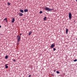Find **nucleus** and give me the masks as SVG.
<instances>
[{
  "label": "nucleus",
  "mask_w": 77,
  "mask_h": 77,
  "mask_svg": "<svg viewBox=\"0 0 77 77\" xmlns=\"http://www.w3.org/2000/svg\"><path fill=\"white\" fill-rule=\"evenodd\" d=\"M68 29H66V34L68 33Z\"/></svg>",
  "instance_id": "10"
},
{
  "label": "nucleus",
  "mask_w": 77,
  "mask_h": 77,
  "mask_svg": "<svg viewBox=\"0 0 77 77\" xmlns=\"http://www.w3.org/2000/svg\"><path fill=\"white\" fill-rule=\"evenodd\" d=\"M56 72L57 74H59L60 73V72L59 71H57Z\"/></svg>",
  "instance_id": "13"
},
{
  "label": "nucleus",
  "mask_w": 77,
  "mask_h": 77,
  "mask_svg": "<svg viewBox=\"0 0 77 77\" xmlns=\"http://www.w3.org/2000/svg\"><path fill=\"white\" fill-rule=\"evenodd\" d=\"M31 76V75H29V77H30Z\"/></svg>",
  "instance_id": "22"
},
{
  "label": "nucleus",
  "mask_w": 77,
  "mask_h": 77,
  "mask_svg": "<svg viewBox=\"0 0 77 77\" xmlns=\"http://www.w3.org/2000/svg\"><path fill=\"white\" fill-rule=\"evenodd\" d=\"M19 16H20V17H21L22 16H23V14H22V13L19 12Z\"/></svg>",
  "instance_id": "4"
},
{
  "label": "nucleus",
  "mask_w": 77,
  "mask_h": 77,
  "mask_svg": "<svg viewBox=\"0 0 77 77\" xmlns=\"http://www.w3.org/2000/svg\"><path fill=\"white\" fill-rule=\"evenodd\" d=\"M77 40V39H76Z\"/></svg>",
  "instance_id": "28"
},
{
  "label": "nucleus",
  "mask_w": 77,
  "mask_h": 77,
  "mask_svg": "<svg viewBox=\"0 0 77 77\" xmlns=\"http://www.w3.org/2000/svg\"><path fill=\"white\" fill-rule=\"evenodd\" d=\"M40 14H42V11H41L40 12V13H39Z\"/></svg>",
  "instance_id": "19"
},
{
  "label": "nucleus",
  "mask_w": 77,
  "mask_h": 77,
  "mask_svg": "<svg viewBox=\"0 0 77 77\" xmlns=\"http://www.w3.org/2000/svg\"><path fill=\"white\" fill-rule=\"evenodd\" d=\"M20 12H21L22 13H24V11H23V10L20 9Z\"/></svg>",
  "instance_id": "6"
},
{
  "label": "nucleus",
  "mask_w": 77,
  "mask_h": 77,
  "mask_svg": "<svg viewBox=\"0 0 77 77\" xmlns=\"http://www.w3.org/2000/svg\"><path fill=\"white\" fill-rule=\"evenodd\" d=\"M14 21H15V19H14V18H13L11 22L14 23Z\"/></svg>",
  "instance_id": "7"
},
{
  "label": "nucleus",
  "mask_w": 77,
  "mask_h": 77,
  "mask_svg": "<svg viewBox=\"0 0 77 77\" xmlns=\"http://www.w3.org/2000/svg\"><path fill=\"white\" fill-rule=\"evenodd\" d=\"M77 59H75L74 60V62H77Z\"/></svg>",
  "instance_id": "17"
},
{
  "label": "nucleus",
  "mask_w": 77,
  "mask_h": 77,
  "mask_svg": "<svg viewBox=\"0 0 77 77\" xmlns=\"http://www.w3.org/2000/svg\"><path fill=\"white\" fill-rule=\"evenodd\" d=\"M9 65V64H6L5 66H7V65Z\"/></svg>",
  "instance_id": "21"
},
{
  "label": "nucleus",
  "mask_w": 77,
  "mask_h": 77,
  "mask_svg": "<svg viewBox=\"0 0 77 77\" xmlns=\"http://www.w3.org/2000/svg\"><path fill=\"white\" fill-rule=\"evenodd\" d=\"M46 18H47V17H45L44 18V20L45 21V20H46Z\"/></svg>",
  "instance_id": "12"
},
{
  "label": "nucleus",
  "mask_w": 77,
  "mask_h": 77,
  "mask_svg": "<svg viewBox=\"0 0 77 77\" xmlns=\"http://www.w3.org/2000/svg\"><path fill=\"white\" fill-rule=\"evenodd\" d=\"M7 20V18H5V19L4 20V21H5V20Z\"/></svg>",
  "instance_id": "18"
},
{
  "label": "nucleus",
  "mask_w": 77,
  "mask_h": 77,
  "mask_svg": "<svg viewBox=\"0 0 77 77\" xmlns=\"http://www.w3.org/2000/svg\"><path fill=\"white\" fill-rule=\"evenodd\" d=\"M56 70H54V72H56Z\"/></svg>",
  "instance_id": "24"
},
{
  "label": "nucleus",
  "mask_w": 77,
  "mask_h": 77,
  "mask_svg": "<svg viewBox=\"0 0 77 77\" xmlns=\"http://www.w3.org/2000/svg\"><path fill=\"white\" fill-rule=\"evenodd\" d=\"M7 4L8 6H9V5H11V3H8Z\"/></svg>",
  "instance_id": "14"
},
{
  "label": "nucleus",
  "mask_w": 77,
  "mask_h": 77,
  "mask_svg": "<svg viewBox=\"0 0 77 77\" xmlns=\"http://www.w3.org/2000/svg\"><path fill=\"white\" fill-rule=\"evenodd\" d=\"M76 2H77V0H76Z\"/></svg>",
  "instance_id": "27"
},
{
  "label": "nucleus",
  "mask_w": 77,
  "mask_h": 77,
  "mask_svg": "<svg viewBox=\"0 0 77 77\" xmlns=\"http://www.w3.org/2000/svg\"><path fill=\"white\" fill-rule=\"evenodd\" d=\"M6 22H7V23H8V21L7 20H6Z\"/></svg>",
  "instance_id": "26"
},
{
  "label": "nucleus",
  "mask_w": 77,
  "mask_h": 77,
  "mask_svg": "<svg viewBox=\"0 0 77 77\" xmlns=\"http://www.w3.org/2000/svg\"><path fill=\"white\" fill-rule=\"evenodd\" d=\"M8 55H6L5 57V59H8Z\"/></svg>",
  "instance_id": "11"
},
{
  "label": "nucleus",
  "mask_w": 77,
  "mask_h": 77,
  "mask_svg": "<svg viewBox=\"0 0 77 77\" xmlns=\"http://www.w3.org/2000/svg\"><path fill=\"white\" fill-rule=\"evenodd\" d=\"M69 20H71L72 18V15L71 14V13H69Z\"/></svg>",
  "instance_id": "3"
},
{
  "label": "nucleus",
  "mask_w": 77,
  "mask_h": 77,
  "mask_svg": "<svg viewBox=\"0 0 77 77\" xmlns=\"http://www.w3.org/2000/svg\"><path fill=\"white\" fill-rule=\"evenodd\" d=\"M56 50V49L55 48H53V51H55Z\"/></svg>",
  "instance_id": "16"
},
{
  "label": "nucleus",
  "mask_w": 77,
  "mask_h": 77,
  "mask_svg": "<svg viewBox=\"0 0 77 77\" xmlns=\"http://www.w3.org/2000/svg\"><path fill=\"white\" fill-rule=\"evenodd\" d=\"M55 46V45H54V44H52L51 46V48H53V47H54Z\"/></svg>",
  "instance_id": "5"
},
{
  "label": "nucleus",
  "mask_w": 77,
  "mask_h": 77,
  "mask_svg": "<svg viewBox=\"0 0 77 77\" xmlns=\"http://www.w3.org/2000/svg\"><path fill=\"white\" fill-rule=\"evenodd\" d=\"M13 61H14V62H15V61H16V60H13Z\"/></svg>",
  "instance_id": "20"
},
{
  "label": "nucleus",
  "mask_w": 77,
  "mask_h": 77,
  "mask_svg": "<svg viewBox=\"0 0 77 77\" xmlns=\"http://www.w3.org/2000/svg\"><path fill=\"white\" fill-rule=\"evenodd\" d=\"M45 10H46V11H49V12H51V11H53V9L49 8L47 7H46L45 8Z\"/></svg>",
  "instance_id": "1"
},
{
  "label": "nucleus",
  "mask_w": 77,
  "mask_h": 77,
  "mask_svg": "<svg viewBox=\"0 0 77 77\" xmlns=\"http://www.w3.org/2000/svg\"><path fill=\"white\" fill-rule=\"evenodd\" d=\"M24 12H28V9H25L24 10Z\"/></svg>",
  "instance_id": "8"
},
{
  "label": "nucleus",
  "mask_w": 77,
  "mask_h": 77,
  "mask_svg": "<svg viewBox=\"0 0 77 77\" xmlns=\"http://www.w3.org/2000/svg\"><path fill=\"white\" fill-rule=\"evenodd\" d=\"M5 66V68H8V66Z\"/></svg>",
  "instance_id": "15"
},
{
  "label": "nucleus",
  "mask_w": 77,
  "mask_h": 77,
  "mask_svg": "<svg viewBox=\"0 0 77 77\" xmlns=\"http://www.w3.org/2000/svg\"><path fill=\"white\" fill-rule=\"evenodd\" d=\"M1 27H2V26L1 25H0V28H1Z\"/></svg>",
  "instance_id": "25"
},
{
  "label": "nucleus",
  "mask_w": 77,
  "mask_h": 77,
  "mask_svg": "<svg viewBox=\"0 0 77 77\" xmlns=\"http://www.w3.org/2000/svg\"><path fill=\"white\" fill-rule=\"evenodd\" d=\"M17 42H20V39H21V37L19 35H17Z\"/></svg>",
  "instance_id": "2"
},
{
  "label": "nucleus",
  "mask_w": 77,
  "mask_h": 77,
  "mask_svg": "<svg viewBox=\"0 0 77 77\" xmlns=\"http://www.w3.org/2000/svg\"><path fill=\"white\" fill-rule=\"evenodd\" d=\"M22 35V34L21 33L20 34V36L21 35Z\"/></svg>",
  "instance_id": "23"
},
{
  "label": "nucleus",
  "mask_w": 77,
  "mask_h": 77,
  "mask_svg": "<svg viewBox=\"0 0 77 77\" xmlns=\"http://www.w3.org/2000/svg\"><path fill=\"white\" fill-rule=\"evenodd\" d=\"M32 33V32L31 31L29 32V33L28 35H29V36H30V35H31Z\"/></svg>",
  "instance_id": "9"
}]
</instances>
